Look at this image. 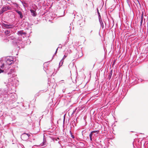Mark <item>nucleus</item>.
<instances>
[{"mask_svg":"<svg viewBox=\"0 0 148 148\" xmlns=\"http://www.w3.org/2000/svg\"><path fill=\"white\" fill-rule=\"evenodd\" d=\"M30 135L29 134L24 133L21 136V139L23 140H26L28 139Z\"/></svg>","mask_w":148,"mask_h":148,"instance_id":"obj_1","label":"nucleus"},{"mask_svg":"<svg viewBox=\"0 0 148 148\" xmlns=\"http://www.w3.org/2000/svg\"><path fill=\"white\" fill-rule=\"evenodd\" d=\"M4 62L7 66L11 65L13 62L12 59L10 58H8Z\"/></svg>","mask_w":148,"mask_h":148,"instance_id":"obj_2","label":"nucleus"},{"mask_svg":"<svg viewBox=\"0 0 148 148\" xmlns=\"http://www.w3.org/2000/svg\"><path fill=\"white\" fill-rule=\"evenodd\" d=\"M143 14H142L141 17L140 16L139 17H138V19L140 21V26H141L142 25V23L143 22Z\"/></svg>","mask_w":148,"mask_h":148,"instance_id":"obj_3","label":"nucleus"},{"mask_svg":"<svg viewBox=\"0 0 148 148\" xmlns=\"http://www.w3.org/2000/svg\"><path fill=\"white\" fill-rule=\"evenodd\" d=\"M8 10V8H7L6 7L3 8L0 11V14H2L4 12L7 11Z\"/></svg>","mask_w":148,"mask_h":148,"instance_id":"obj_4","label":"nucleus"},{"mask_svg":"<svg viewBox=\"0 0 148 148\" xmlns=\"http://www.w3.org/2000/svg\"><path fill=\"white\" fill-rule=\"evenodd\" d=\"M3 26L7 28H10L13 27V26L10 25H7L5 24H3Z\"/></svg>","mask_w":148,"mask_h":148,"instance_id":"obj_5","label":"nucleus"},{"mask_svg":"<svg viewBox=\"0 0 148 148\" xmlns=\"http://www.w3.org/2000/svg\"><path fill=\"white\" fill-rule=\"evenodd\" d=\"M7 66L4 61L1 63V65L0 66V68L2 69H3L4 68H6Z\"/></svg>","mask_w":148,"mask_h":148,"instance_id":"obj_6","label":"nucleus"},{"mask_svg":"<svg viewBox=\"0 0 148 148\" xmlns=\"http://www.w3.org/2000/svg\"><path fill=\"white\" fill-rule=\"evenodd\" d=\"M15 11L20 16V18H22L23 17V16L22 15L21 12L20 11H18L17 10H15Z\"/></svg>","mask_w":148,"mask_h":148,"instance_id":"obj_7","label":"nucleus"},{"mask_svg":"<svg viewBox=\"0 0 148 148\" xmlns=\"http://www.w3.org/2000/svg\"><path fill=\"white\" fill-rule=\"evenodd\" d=\"M112 70H111V71H110V72L109 73V74L108 77L109 79H111L112 75Z\"/></svg>","mask_w":148,"mask_h":148,"instance_id":"obj_8","label":"nucleus"},{"mask_svg":"<svg viewBox=\"0 0 148 148\" xmlns=\"http://www.w3.org/2000/svg\"><path fill=\"white\" fill-rule=\"evenodd\" d=\"M30 11L31 12V13L32 14V15L33 16H36V14H35L36 12L34 10H30Z\"/></svg>","mask_w":148,"mask_h":148,"instance_id":"obj_9","label":"nucleus"},{"mask_svg":"<svg viewBox=\"0 0 148 148\" xmlns=\"http://www.w3.org/2000/svg\"><path fill=\"white\" fill-rule=\"evenodd\" d=\"M18 33L19 35H22V34L25 35L26 34L25 33L21 31H18Z\"/></svg>","mask_w":148,"mask_h":148,"instance_id":"obj_10","label":"nucleus"},{"mask_svg":"<svg viewBox=\"0 0 148 148\" xmlns=\"http://www.w3.org/2000/svg\"><path fill=\"white\" fill-rule=\"evenodd\" d=\"M5 34L8 35V34L10 33V31H9L8 30H6L5 31Z\"/></svg>","mask_w":148,"mask_h":148,"instance_id":"obj_11","label":"nucleus"},{"mask_svg":"<svg viewBox=\"0 0 148 148\" xmlns=\"http://www.w3.org/2000/svg\"><path fill=\"white\" fill-rule=\"evenodd\" d=\"M99 132V130H96V131H92L91 132V133L92 134L93 133H98V132Z\"/></svg>","mask_w":148,"mask_h":148,"instance_id":"obj_12","label":"nucleus"},{"mask_svg":"<svg viewBox=\"0 0 148 148\" xmlns=\"http://www.w3.org/2000/svg\"><path fill=\"white\" fill-rule=\"evenodd\" d=\"M70 133L71 134V137L73 138H75L73 134L70 131Z\"/></svg>","mask_w":148,"mask_h":148,"instance_id":"obj_13","label":"nucleus"},{"mask_svg":"<svg viewBox=\"0 0 148 148\" xmlns=\"http://www.w3.org/2000/svg\"><path fill=\"white\" fill-rule=\"evenodd\" d=\"M92 134L90 133V140H92Z\"/></svg>","mask_w":148,"mask_h":148,"instance_id":"obj_14","label":"nucleus"},{"mask_svg":"<svg viewBox=\"0 0 148 148\" xmlns=\"http://www.w3.org/2000/svg\"><path fill=\"white\" fill-rule=\"evenodd\" d=\"M4 72V71L3 70L1 69V68H0V73H3Z\"/></svg>","mask_w":148,"mask_h":148,"instance_id":"obj_15","label":"nucleus"},{"mask_svg":"<svg viewBox=\"0 0 148 148\" xmlns=\"http://www.w3.org/2000/svg\"><path fill=\"white\" fill-rule=\"evenodd\" d=\"M47 143L45 142H43V145H46Z\"/></svg>","mask_w":148,"mask_h":148,"instance_id":"obj_16","label":"nucleus"},{"mask_svg":"<svg viewBox=\"0 0 148 148\" xmlns=\"http://www.w3.org/2000/svg\"><path fill=\"white\" fill-rule=\"evenodd\" d=\"M66 56H64V58H66Z\"/></svg>","mask_w":148,"mask_h":148,"instance_id":"obj_17","label":"nucleus"},{"mask_svg":"<svg viewBox=\"0 0 148 148\" xmlns=\"http://www.w3.org/2000/svg\"><path fill=\"white\" fill-rule=\"evenodd\" d=\"M86 5L87 6V4H86Z\"/></svg>","mask_w":148,"mask_h":148,"instance_id":"obj_18","label":"nucleus"}]
</instances>
